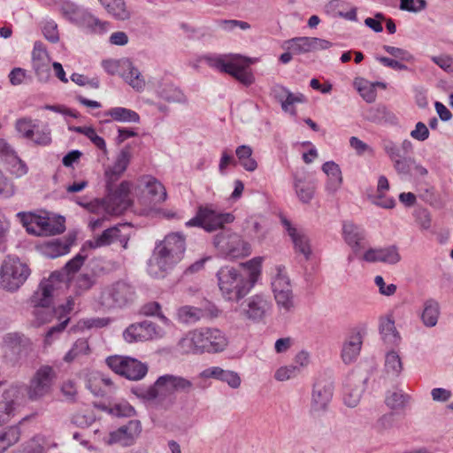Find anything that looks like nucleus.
<instances>
[{"label": "nucleus", "instance_id": "a211bd4d", "mask_svg": "<svg viewBox=\"0 0 453 453\" xmlns=\"http://www.w3.org/2000/svg\"><path fill=\"white\" fill-rule=\"evenodd\" d=\"M71 19L79 26L85 27L93 34H104L111 27L110 22L101 20L87 10L78 7L73 8Z\"/></svg>", "mask_w": 453, "mask_h": 453}, {"label": "nucleus", "instance_id": "5701e85b", "mask_svg": "<svg viewBox=\"0 0 453 453\" xmlns=\"http://www.w3.org/2000/svg\"><path fill=\"white\" fill-rule=\"evenodd\" d=\"M342 237L344 242L351 248L354 254L365 249V230L352 221H344L342 224Z\"/></svg>", "mask_w": 453, "mask_h": 453}, {"label": "nucleus", "instance_id": "a19ab883", "mask_svg": "<svg viewBox=\"0 0 453 453\" xmlns=\"http://www.w3.org/2000/svg\"><path fill=\"white\" fill-rule=\"evenodd\" d=\"M252 63L250 58H243L239 55H233L229 57V63L227 65L226 73L230 74L237 80L239 73H241L245 66H249Z\"/></svg>", "mask_w": 453, "mask_h": 453}, {"label": "nucleus", "instance_id": "c85d7f7f", "mask_svg": "<svg viewBox=\"0 0 453 453\" xmlns=\"http://www.w3.org/2000/svg\"><path fill=\"white\" fill-rule=\"evenodd\" d=\"M106 12L118 20H127L131 12L124 0H98Z\"/></svg>", "mask_w": 453, "mask_h": 453}, {"label": "nucleus", "instance_id": "4c0bfd02", "mask_svg": "<svg viewBox=\"0 0 453 453\" xmlns=\"http://www.w3.org/2000/svg\"><path fill=\"white\" fill-rule=\"evenodd\" d=\"M176 317L182 324H194L203 317V311L197 307L184 305L177 310Z\"/></svg>", "mask_w": 453, "mask_h": 453}, {"label": "nucleus", "instance_id": "a878e982", "mask_svg": "<svg viewBox=\"0 0 453 453\" xmlns=\"http://www.w3.org/2000/svg\"><path fill=\"white\" fill-rule=\"evenodd\" d=\"M362 344L363 339L359 332H353L348 336L342 349V359L344 364H351L357 359Z\"/></svg>", "mask_w": 453, "mask_h": 453}, {"label": "nucleus", "instance_id": "f257e3e1", "mask_svg": "<svg viewBox=\"0 0 453 453\" xmlns=\"http://www.w3.org/2000/svg\"><path fill=\"white\" fill-rule=\"evenodd\" d=\"M261 257H254L242 264L247 273L233 266L221 267L216 276L222 297L229 302H239L253 288L261 274Z\"/></svg>", "mask_w": 453, "mask_h": 453}, {"label": "nucleus", "instance_id": "052dcab7", "mask_svg": "<svg viewBox=\"0 0 453 453\" xmlns=\"http://www.w3.org/2000/svg\"><path fill=\"white\" fill-rule=\"evenodd\" d=\"M19 439V429L16 426H11L8 430L0 434V441L6 445V449Z\"/></svg>", "mask_w": 453, "mask_h": 453}, {"label": "nucleus", "instance_id": "7c9ffc66", "mask_svg": "<svg viewBox=\"0 0 453 453\" xmlns=\"http://www.w3.org/2000/svg\"><path fill=\"white\" fill-rule=\"evenodd\" d=\"M410 400L411 396L402 390H389L386 393L384 403L390 410L402 411L407 407Z\"/></svg>", "mask_w": 453, "mask_h": 453}, {"label": "nucleus", "instance_id": "ddd939ff", "mask_svg": "<svg viewBox=\"0 0 453 453\" xmlns=\"http://www.w3.org/2000/svg\"><path fill=\"white\" fill-rule=\"evenodd\" d=\"M56 378L57 373L51 366L42 365L29 381L28 398L35 401L50 394Z\"/></svg>", "mask_w": 453, "mask_h": 453}, {"label": "nucleus", "instance_id": "864d4df0", "mask_svg": "<svg viewBox=\"0 0 453 453\" xmlns=\"http://www.w3.org/2000/svg\"><path fill=\"white\" fill-rule=\"evenodd\" d=\"M35 127V123L30 119H20L16 122L17 131L27 139L33 138Z\"/></svg>", "mask_w": 453, "mask_h": 453}, {"label": "nucleus", "instance_id": "6e6552de", "mask_svg": "<svg viewBox=\"0 0 453 453\" xmlns=\"http://www.w3.org/2000/svg\"><path fill=\"white\" fill-rule=\"evenodd\" d=\"M213 243L219 252L230 258L244 257L251 253L250 243L230 229H223L219 233Z\"/></svg>", "mask_w": 453, "mask_h": 453}, {"label": "nucleus", "instance_id": "bb28decb", "mask_svg": "<svg viewBox=\"0 0 453 453\" xmlns=\"http://www.w3.org/2000/svg\"><path fill=\"white\" fill-rule=\"evenodd\" d=\"M288 235L294 243L296 252L302 254L306 260L310 258L311 249L308 237L301 230L292 226L288 220L283 221Z\"/></svg>", "mask_w": 453, "mask_h": 453}, {"label": "nucleus", "instance_id": "37998d69", "mask_svg": "<svg viewBox=\"0 0 453 453\" xmlns=\"http://www.w3.org/2000/svg\"><path fill=\"white\" fill-rule=\"evenodd\" d=\"M141 313L145 316L157 317L166 326H172V321L161 312V305L157 302H150L142 305Z\"/></svg>", "mask_w": 453, "mask_h": 453}, {"label": "nucleus", "instance_id": "ea45409f", "mask_svg": "<svg viewBox=\"0 0 453 453\" xmlns=\"http://www.w3.org/2000/svg\"><path fill=\"white\" fill-rule=\"evenodd\" d=\"M294 187L296 193L302 203H308L313 198L316 190V186L313 182L296 180Z\"/></svg>", "mask_w": 453, "mask_h": 453}, {"label": "nucleus", "instance_id": "603ef678", "mask_svg": "<svg viewBox=\"0 0 453 453\" xmlns=\"http://www.w3.org/2000/svg\"><path fill=\"white\" fill-rule=\"evenodd\" d=\"M381 147L393 164L395 160H398L403 157L400 147L389 139H383L381 141Z\"/></svg>", "mask_w": 453, "mask_h": 453}, {"label": "nucleus", "instance_id": "774afa93", "mask_svg": "<svg viewBox=\"0 0 453 453\" xmlns=\"http://www.w3.org/2000/svg\"><path fill=\"white\" fill-rule=\"evenodd\" d=\"M410 134L413 139L424 142L429 137V130L423 122H418Z\"/></svg>", "mask_w": 453, "mask_h": 453}, {"label": "nucleus", "instance_id": "f704fd0d", "mask_svg": "<svg viewBox=\"0 0 453 453\" xmlns=\"http://www.w3.org/2000/svg\"><path fill=\"white\" fill-rule=\"evenodd\" d=\"M285 47L294 55L312 51L311 37H295L285 42Z\"/></svg>", "mask_w": 453, "mask_h": 453}, {"label": "nucleus", "instance_id": "49530a36", "mask_svg": "<svg viewBox=\"0 0 453 453\" xmlns=\"http://www.w3.org/2000/svg\"><path fill=\"white\" fill-rule=\"evenodd\" d=\"M72 242L56 240L46 246L45 253L50 257H58L69 252Z\"/></svg>", "mask_w": 453, "mask_h": 453}, {"label": "nucleus", "instance_id": "e2e57ef3", "mask_svg": "<svg viewBox=\"0 0 453 453\" xmlns=\"http://www.w3.org/2000/svg\"><path fill=\"white\" fill-rule=\"evenodd\" d=\"M395 423V416L393 412L385 413L382 416H380L376 423H375V428L379 432H384L386 430H389L393 427Z\"/></svg>", "mask_w": 453, "mask_h": 453}, {"label": "nucleus", "instance_id": "9d476101", "mask_svg": "<svg viewBox=\"0 0 453 453\" xmlns=\"http://www.w3.org/2000/svg\"><path fill=\"white\" fill-rule=\"evenodd\" d=\"M234 217L231 213H222L213 210L211 206H200L196 215L186 222V226H198L207 232H213L223 228L225 224L234 221Z\"/></svg>", "mask_w": 453, "mask_h": 453}, {"label": "nucleus", "instance_id": "2eb2a0df", "mask_svg": "<svg viewBox=\"0 0 453 453\" xmlns=\"http://www.w3.org/2000/svg\"><path fill=\"white\" fill-rule=\"evenodd\" d=\"M277 270L278 273L272 281L273 292L278 307L288 311L294 306L290 280L284 268L280 266Z\"/></svg>", "mask_w": 453, "mask_h": 453}, {"label": "nucleus", "instance_id": "0e129e2a", "mask_svg": "<svg viewBox=\"0 0 453 453\" xmlns=\"http://www.w3.org/2000/svg\"><path fill=\"white\" fill-rule=\"evenodd\" d=\"M85 259L86 256L79 253L73 259H71L65 264L64 269L65 270L68 275L75 273L81 269V267L85 262Z\"/></svg>", "mask_w": 453, "mask_h": 453}, {"label": "nucleus", "instance_id": "de8ad7c7", "mask_svg": "<svg viewBox=\"0 0 453 453\" xmlns=\"http://www.w3.org/2000/svg\"><path fill=\"white\" fill-rule=\"evenodd\" d=\"M379 256L380 262L388 265H395L401 260L398 249L395 245L379 249Z\"/></svg>", "mask_w": 453, "mask_h": 453}, {"label": "nucleus", "instance_id": "c03bdc74", "mask_svg": "<svg viewBox=\"0 0 453 453\" xmlns=\"http://www.w3.org/2000/svg\"><path fill=\"white\" fill-rule=\"evenodd\" d=\"M71 130L82 134L88 138L98 149L106 150V143L103 137L99 136L91 127H73Z\"/></svg>", "mask_w": 453, "mask_h": 453}, {"label": "nucleus", "instance_id": "f8f14e48", "mask_svg": "<svg viewBox=\"0 0 453 453\" xmlns=\"http://www.w3.org/2000/svg\"><path fill=\"white\" fill-rule=\"evenodd\" d=\"M105 362L114 372L130 380H140L148 372L147 364L130 357L112 356Z\"/></svg>", "mask_w": 453, "mask_h": 453}, {"label": "nucleus", "instance_id": "0eeeda50", "mask_svg": "<svg viewBox=\"0 0 453 453\" xmlns=\"http://www.w3.org/2000/svg\"><path fill=\"white\" fill-rule=\"evenodd\" d=\"M17 218L28 234L37 236L54 235L63 233L65 229L62 222L51 221L48 217L30 211L18 212Z\"/></svg>", "mask_w": 453, "mask_h": 453}, {"label": "nucleus", "instance_id": "7ed1b4c3", "mask_svg": "<svg viewBox=\"0 0 453 453\" xmlns=\"http://www.w3.org/2000/svg\"><path fill=\"white\" fill-rule=\"evenodd\" d=\"M186 239L181 233H171L158 244L150 262V272L155 276L173 269L184 257Z\"/></svg>", "mask_w": 453, "mask_h": 453}, {"label": "nucleus", "instance_id": "423d86ee", "mask_svg": "<svg viewBox=\"0 0 453 453\" xmlns=\"http://www.w3.org/2000/svg\"><path fill=\"white\" fill-rule=\"evenodd\" d=\"M30 275L28 266L17 257L8 256L0 269V287L8 291L20 288Z\"/></svg>", "mask_w": 453, "mask_h": 453}, {"label": "nucleus", "instance_id": "6ab92c4d", "mask_svg": "<svg viewBox=\"0 0 453 453\" xmlns=\"http://www.w3.org/2000/svg\"><path fill=\"white\" fill-rule=\"evenodd\" d=\"M125 229H128V226L119 225L109 227L104 230L103 233L96 236L93 241H89L88 245L91 248L96 249L119 242L124 249H127L129 234L127 233H123V230Z\"/></svg>", "mask_w": 453, "mask_h": 453}, {"label": "nucleus", "instance_id": "2f4dec72", "mask_svg": "<svg viewBox=\"0 0 453 453\" xmlns=\"http://www.w3.org/2000/svg\"><path fill=\"white\" fill-rule=\"evenodd\" d=\"M142 182L146 188L148 195L154 203H162L166 199V191L165 187L154 177L144 176Z\"/></svg>", "mask_w": 453, "mask_h": 453}, {"label": "nucleus", "instance_id": "72a5a7b5", "mask_svg": "<svg viewBox=\"0 0 453 453\" xmlns=\"http://www.w3.org/2000/svg\"><path fill=\"white\" fill-rule=\"evenodd\" d=\"M104 115L119 122L139 123L140 121V116L136 111L124 107L111 108Z\"/></svg>", "mask_w": 453, "mask_h": 453}, {"label": "nucleus", "instance_id": "58836bf2", "mask_svg": "<svg viewBox=\"0 0 453 453\" xmlns=\"http://www.w3.org/2000/svg\"><path fill=\"white\" fill-rule=\"evenodd\" d=\"M252 149L248 145H241L235 150L240 164L248 172H254L257 168V163L252 157Z\"/></svg>", "mask_w": 453, "mask_h": 453}, {"label": "nucleus", "instance_id": "13d9d810", "mask_svg": "<svg viewBox=\"0 0 453 453\" xmlns=\"http://www.w3.org/2000/svg\"><path fill=\"white\" fill-rule=\"evenodd\" d=\"M42 34L46 40L55 43L59 40L58 26L53 20L45 21L42 27Z\"/></svg>", "mask_w": 453, "mask_h": 453}, {"label": "nucleus", "instance_id": "69168bd1", "mask_svg": "<svg viewBox=\"0 0 453 453\" xmlns=\"http://www.w3.org/2000/svg\"><path fill=\"white\" fill-rule=\"evenodd\" d=\"M134 412V409L128 403L115 404L111 409H109V413L117 417H130Z\"/></svg>", "mask_w": 453, "mask_h": 453}, {"label": "nucleus", "instance_id": "dca6fc26", "mask_svg": "<svg viewBox=\"0 0 453 453\" xmlns=\"http://www.w3.org/2000/svg\"><path fill=\"white\" fill-rule=\"evenodd\" d=\"M60 283V274L52 273L48 279L41 281L38 288L31 297V303L35 307H50L55 291L58 289V284Z\"/></svg>", "mask_w": 453, "mask_h": 453}, {"label": "nucleus", "instance_id": "8fccbe9b", "mask_svg": "<svg viewBox=\"0 0 453 453\" xmlns=\"http://www.w3.org/2000/svg\"><path fill=\"white\" fill-rule=\"evenodd\" d=\"M14 182L0 171V197L9 199L16 194Z\"/></svg>", "mask_w": 453, "mask_h": 453}, {"label": "nucleus", "instance_id": "f3484780", "mask_svg": "<svg viewBox=\"0 0 453 453\" xmlns=\"http://www.w3.org/2000/svg\"><path fill=\"white\" fill-rule=\"evenodd\" d=\"M333 391L334 385L330 378L318 379L312 389L311 411L315 412L326 411L332 400Z\"/></svg>", "mask_w": 453, "mask_h": 453}, {"label": "nucleus", "instance_id": "4be33fe9", "mask_svg": "<svg viewBox=\"0 0 453 453\" xmlns=\"http://www.w3.org/2000/svg\"><path fill=\"white\" fill-rule=\"evenodd\" d=\"M271 93L273 98L280 104L282 111L294 116L296 114V110L293 107V104L305 102V97L303 94H293L287 88L280 84L274 85L272 88Z\"/></svg>", "mask_w": 453, "mask_h": 453}, {"label": "nucleus", "instance_id": "1a4fd4ad", "mask_svg": "<svg viewBox=\"0 0 453 453\" xmlns=\"http://www.w3.org/2000/svg\"><path fill=\"white\" fill-rule=\"evenodd\" d=\"M273 308V301L269 295L255 294L242 303L241 315L253 323H260L271 316Z\"/></svg>", "mask_w": 453, "mask_h": 453}, {"label": "nucleus", "instance_id": "680f3d73", "mask_svg": "<svg viewBox=\"0 0 453 453\" xmlns=\"http://www.w3.org/2000/svg\"><path fill=\"white\" fill-rule=\"evenodd\" d=\"M426 7V0H401L400 9L411 12H418Z\"/></svg>", "mask_w": 453, "mask_h": 453}, {"label": "nucleus", "instance_id": "6e6d98bb", "mask_svg": "<svg viewBox=\"0 0 453 453\" xmlns=\"http://www.w3.org/2000/svg\"><path fill=\"white\" fill-rule=\"evenodd\" d=\"M300 372V367L290 365L279 368L274 374V378L279 381H284L296 377Z\"/></svg>", "mask_w": 453, "mask_h": 453}, {"label": "nucleus", "instance_id": "3c124183", "mask_svg": "<svg viewBox=\"0 0 453 453\" xmlns=\"http://www.w3.org/2000/svg\"><path fill=\"white\" fill-rule=\"evenodd\" d=\"M381 147L393 164L395 160H398L403 157L400 147L389 139H383L381 141Z\"/></svg>", "mask_w": 453, "mask_h": 453}, {"label": "nucleus", "instance_id": "f03ea898", "mask_svg": "<svg viewBox=\"0 0 453 453\" xmlns=\"http://www.w3.org/2000/svg\"><path fill=\"white\" fill-rule=\"evenodd\" d=\"M193 389L194 384L190 380L173 374H164L153 385L148 388L137 387L132 392L138 398L167 410L173 404L172 395L178 392L188 394Z\"/></svg>", "mask_w": 453, "mask_h": 453}, {"label": "nucleus", "instance_id": "338daca9", "mask_svg": "<svg viewBox=\"0 0 453 453\" xmlns=\"http://www.w3.org/2000/svg\"><path fill=\"white\" fill-rule=\"evenodd\" d=\"M96 282L95 276L88 273H81L76 279V287L81 290H88Z\"/></svg>", "mask_w": 453, "mask_h": 453}, {"label": "nucleus", "instance_id": "aec40b11", "mask_svg": "<svg viewBox=\"0 0 453 453\" xmlns=\"http://www.w3.org/2000/svg\"><path fill=\"white\" fill-rule=\"evenodd\" d=\"M33 69L39 81L46 82L50 77V60L42 42H35L32 51Z\"/></svg>", "mask_w": 453, "mask_h": 453}, {"label": "nucleus", "instance_id": "5fc2aeb1", "mask_svg": "<svg viewBox=\"0 0 453 453\" xmlns=\"http://www.w3.org/2000/svg\"><path fill=\"white\" fill-rule=\"evenodd\" d=\"M383 50L396 60L413 62L414 57L406 50L389 45H384Z\"/></svg>", "mask_w": 453, "mask_h": 453}, {"label": "nucleus", "instance_id": "09e8293b", "mask_svg": "<svg viewBox=\"0 0 453 453\" xmlns=\"http://www.w3.org/2000/svg\"><path fill=\"white\" fill-rule=\"evenodd\" d=\"M88 350L89 346L88 341L85 339H78L73 345L72 349L66 353L64 360L65 362H72L77 357L88 354Z\"/></svg>", "mask_w": 453, "mask_h": 453}, {"label": "nucleus", "instance_id": "bf43d9fd", "mask_svg": "<svg viewBox=\"0 0 453 453\" xmlns=\"http://www.w3.org/2000/svg\"><path fill=\"white\" fill-rule=\"evenodd\" d=\"M14 416V403L13 401H2L0 402V426L9 422Z\"/></svg>", "mask_w": 453, "mask_h": 453}, {"label": "nucleus", "instance_id": "20e7f679", "mask_svg": "<svg viewBox=\"0 0 453 453\" xmlns=\"http://www.w3.org/2000/svg\"><path fill=\"white\" fill-rule=\"evenodd\" d=\"M227 346L226 335L217 328H199L188 332L178 342L182 353L202 354L223 351Z\"/></svg>", "mask_w": 453, "mask_h": 453}, {"label": "nucleus", "instance_id": "cd10ccee", "mask_svg": "<svg viewBox=\"0 0 453 453\" xmlns=\"http://www.w3.org/2000/svg\"><path fill=\"white\" fill-rule=\"evenodd\" d=\"M203 378H214L227 383L232 388H238L241 385V378L237 372L224 370L220 367H210L201 372Z\"/></svg>", "mask_w": 453, "mask_h": 453}, {"label": "nucleus", "instance_id": "39448f33", "mask_svg": "<svg viewBox=\"0 0 453 453\" xmlns=\"http://www.w3.org/2000/svg\"><path fill=\"white\" fill-rule=\"evenodd\" d=\"M136 299L134 286L125 280H118L106 286L101 292L99 302L107 309L124 308Z\"/></svg>", "mask_w": 453, "mask_h": 453}, {"label": "nucleus", "instance_id": "b1692460", "mask_svg": "<svg viewBox=\"0 0 453 453\" xmlns=\"http://www.w3.org/2000/svg\"><path fill=\"white\" fill-rule=\"evenodd\" d=\"M393 166L395 172L403 176L420 178L428 174L427 169L411 157L403 156L400 159L395 160Z\"/></svg>", "mask_w": 453, "mask_h": 453}, {"label": "nucleus", "instance_id": "c756f323", "mask_svg": "<svg viewBox=\"0 0 453 453\" xmlns=\"http://www.w3.org/2000/svg\"><path fill=\"white\" fill-rule=\"evenodd\" d=\"M122 66L125 69L122 73L124 80L134 89L140 91L145 87V81L142 77L141 73L135 68L129 60H124Z\"/></svg>", "mask_w": 453, "mask_h": 453}, {"label": "nucleus", "instance_id": "c9c22d12", "mask_svg": "<svg viewBox=\"0 0 453 453\" xmlns=\"http://www.w3.org/2000/svg\"><path fill=\"white\" fill-rule=\"evenodd\" d=\"M403 370V363L396 351H389L386 354L384 371L388 377L396 378Z\"/></svg>", "mask_w": 453, "mask_h": 453}, {"label": "nucleus", "instance_id": "4d7b16f0", "mask_svg": "<svg viewBox=\"0 0 453 453\" xmlns=\"http://www.w3.org/2000/svg\"><path fill=\"white\" fill-rule=\"evenodd\" d=\"M204 61L215 69L225 73L229 63V57L226 56H205Z\"/></svg>", "mask_w": 453, "mask_h": 453}, {"label": "nucleus", "instance_id": "a18cd8bd", "mask_svg": "<svg viewBox=\"0 0 453 453\" xmlns=\"http://www.w3.org/2000/svg\"><path fill=\"white\" fill-rule=\"evenodd\" d=\"M362 393L363 388L361 386L352 388L350 384H346L343 395L344 403L350 408L356 407L360 402Z\"/></svg>", "mask_w": 453, "mask_h": 453}, {"label": "nucleus", "instance_id": "9b49d317", "mask_svg": "<svg viewBox=\"0 0 453 453\" xmlns=\"http://www.w3.org/2000/svg\"><path fill=\"white\" fill-rule=\"evenodd\" d=\"M113 185H111V189L108 188V181H106V190L108 195L105 198L101 201H96L103 210L110 215H120L129 206V192L130 183L127 181H122L118 188L113 189Z\"/></svg>", "mask_w": 453, "mask_h": 453}, {"label": "nucleus", "instance_id": "e433bc0d", "mask_svg": "<svg viewBox=\"0 0 453 453\" xmlns=\"http://www.w3.org/2000/svg\"><path fill=\"white\" fill-rule=\"evenodd\" d=\"M380 332L384 342L390 344H398L400 336L395 329V322L391 318L380 319Z\"/></svg>", "mask_w": 453, "mask_h": 453}, {"label": "nucleus", "instance_id": "473e14b6", "mask_svg": "<svg viewBox=\"0 0 453 453\" xmlns=\"http://www.w3.org/2000/svg\"><path fill=\"white\" fill-rule=\"evenodd\" d=\"M440 316V305L434 299H428L424 303L421 313V320L427 327H434L438 322Z\"/></svg>", "mask_w": 453, "mask_h": 453}, {"label": "nucleus", "instance_id": "4468645a", "mask_svg": "<svg viewBox=\"0 0 453 453\" xmlns=\"http://www.w3.org/2000/svg\"><path fill=\"white\" fill-rule=\"evenodd\" d=\"M165 332L150 320L131 324L123 333L126 342L132 343L137 342L152 341L164 337Z\"/></svg>", "mask_w": 453, "mask_h": 453}, {"label": "nucleus", "instance_id": "393cba45", "mask_svg": "<svg viewBox=\"0 0 453 453\" xmlns=\"http://www.w3.org/2000/svg\"><path fill=\"white\" fill-rule=\"evenodd\" d=\"M131 159V152L128 147L120 150L114 165L105 171V180L108 181V188L114 184L126 171Z\"/></svg>", "mask_w": 453, "mask_h": 453}, {"label": "nucleus", "instance_id": "412c9836", "mask_svg": "<svg viewBox=\"0 0 453 453\" xmlns=\"http://www.w3.org/2000/svg\"><path fill=\"white\" fill-rule=\"evenodd\" d=\"M142 426L139 420L128 421L127 425L121 426L116 431L110 434L108 444L119 443L122 446L131 445L134 439L141 434Z\"/></svg>", "mask_w": 453, "mask_h": 453}, {"label": "nucleus", "instance_id": "79ce46f5", "mask_svg": "<svg viewBox=\"0 0 453 453\" xmlns=\"http://www.w3.org/2000/svg\"><path fill=\"white\" fill-rule=\"evenodd\" d=\"M159 96L168 103H186L183 92L173 84H165L159 90Z\"/></svg>", "mask_w": 453, "mask_h": 453}]
</instances>
